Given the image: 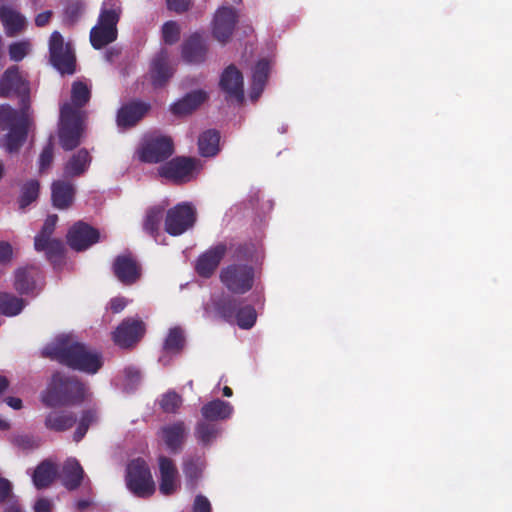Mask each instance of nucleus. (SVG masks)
I'll use <instances>...</instances> for the list:
<instances>
[{"label": "nucleus", "mask_w": 512, "mask_h": 512, "mask_svg": "<svg viewBox=\"0 0 512 512\" xmlns=\"http://www.w3.org/2000/svg\"><path fill=\"white\" fill-rule=\"evenodd\" d=\"M37 273L38 271L35 267L19 268L15 272V289L22 294L32 292L36 287L35 278Z\"/></svg>", "instance_id": "obj_32"}, {"label": "nucleus", "mask_w": 512, "mask_h": 512, "mask_svg": "<svg viewBox=\"0 0 512 512\" xmlns=\"http://www.w3.org/2000/svg\"><path fill=\"white\" fill-rule=\"evenodd\" d=\"M35 6H41L43 1L42 0H32Z\"/></svg>", "instance_id": "obj_63"}, {"label": "nucleus", "mask_w": 512, "mask_h": 512, "mask_svg": "<svg viewBox=\"0 0 512 512\" xmlns=\"http://www.w3.org/2000/svg\"><path fill=\"white\" fill-rule=\"evenodd\" d=\"M186 434L185 426L182 422L164 426L160 431V437L165 445L171 451H176L182 445Z\"/></svg>", "instance_id": "obj_29"}, {"label": "nucleus", "mask_w": 512, "mask_h": 512, "mask_svg": "<svg viewBox=\"0 0 512 512\" xmlns=\"http://www.w3.org/2000/svg\"><path fill=\"white\" fill-rule=\"evenodd\" d=\"M207 313L221 317L228 322H236L242 329H250L256 322L257 314L252 306H244L235 314L234 302L226 296L213 298L211 303L206 304Z\"/></svg>", "instance_id": "obj_6"}, {"label": "nucleus", "mask_w": 512, "mask_h": 512, "mask_svg": "<svg viewBox=\"0 0 512 512\" xmlns=\"http://www.w3.org/2000/svg\"><path fill=\"white\" fill-rule=\"evenodd\" d=\"M57 475V469L51 461L40 463L32 474L33 483L36 488L41 489L49 486Z\"/></svg>", "instance_id": "obj_33"}, {"label": "nucleus", "mask_w": 512, "mask_h": 512, "mask_svg": "<svg viewBox=\"0 0 512 512\" xmlns=\"http://www.w3.org/2000/svg\"><path fill=\"white\" fill-rule=\"evenodd\" d=\"M77 505L80 509H84L89 505V503L88 501H79Z\"/></svg>", "instance_id": "obj_62"}, {"label": "nucleus", "mask_w": 512, "mask_h": 512, "mask_svg": "<svg viewBox=\"0 0 512 512\" xmlns=\"http://www.w3.org/2000/svg\"><path fill=\"white\" fill-rule=\"evenodd\" d=\"M220 136L216 131L203 132L198 140L200 154L204 157L215 156L219 151Z\"/></svg>", "instance_id": "obj_34"}, {"label": "nucleus", "mask_w": 512, "mask_h": 512, "mask_svg": "<svg viewBox=\"0 0 512 512\" xmlns=\"http://www.w3.org/2000/svg\"><path fill=\"white\" fill-rule=\"evenodd\" d=\"M8 428L9 423L6 420L0 418V430H7Z\"/></svg>", "instance_id": "obj_61"}, {"label": "nucleus", "mask_w": 512, "mask_h": 512, "mask_svg": "<svg viewBox=\"0 0 512 512\" xmlns=\"http://www.w3.org/2000/svg\"><path fill=\"white\" fill-rule=\"evenodd\" d=\"M92 156L87 149H80L74 153L64 166V174L68 177L83 175L89 168Z\"/></svg>", "instance_id": "obj_28"}, {"label": "nucleus", "mask_w": 512, "mask_h": 512, "mask_svg": "<svg viewBox=\"0 0 512 512\" xmlns=\"http://www.w3.org/2000/svg\"><path fill=\"white\" fill-rule=\"evenodd\" d=\"M114 272L117 278L126 284L133 283L139 277V267L130 256H119L114 263Z\"/></svg>", "instance_id": "obj_27"}, {"label": "nucleus", "mask_w": 512, "mask_h": 512, "mask_svg": "<svg viewBox=\"0 0 512 512\" xmlns=\"http://www.w3.org/2000/svg\"><path fill=\"white\" fill-rule=\"evenodd\" d=\"M195 219V210L190 204H178L168 210L165 230L172 236H179L194 225Z\"/></svg>", "instance_id": "obj_13"}, {"label": "nucleus", "mask_w": 512, "mask_h": 512, "mask_svg": "<svg viewBox=\"0 0 512 512\" xmlns=\"http://www.w3.org/2000/svg\"><path fill=\"white\" fill-rule=\"evenodd\" d=\"M11 493V484L8 480L0 477V502L4 501Z\"/></svg>", "instance_id": "obj_54"}, {"label": "nucleus", "mask_w": 512, "mask_h": 512, "mask_svg": "<svg viewBox=\"0 0 512 512\" xmlns=\"http://www.w3.org/2000/svg\"><path fill=\"white\" fill-rule=\"evenodd\" d=\"M8 387V381L5 377L0 376V393Z\"/></svg>", "instance_id": "obj_59"}, {"label": "nucleus", "mask_w": 512, "mask_h": 512, "mask_svg": "<svg viewBox=\"0 0 512 512\" xmlns=\"http://www.w3.org/2000/svg\"><path fill=\"white\" fill-rule=\"evenodd\" d=\"M184 345V336L179 328H173L169 331L165 340L164 350L168 353L178 352Z\"/></svg>", "instance_id": "obj_41"}, {"label": "nucleus", "mask_w": 512, "mask_h": 512, "mask_svg": "<svg viewBox=\"0 0 512 512\" xmlns=\"http://www.w3.org/2000/svg\"><path fill=\"white\" fill-rule=\"evenodd\" d=\"M233 4H241L242 0H229Z\"/></svg>", "instance_id": "obj_64"}, {"label": "nucleus", "mask_w": 512, "mask_h": 512, "mask_svg": "<svg viewBox=\"0 0 512 512\" xmlns=\"http://www.w3.org/2000/svg\"><path fill=\"white\" fill-rule=\"evenodd\" d=\"M144 333V325L138 320L123 321L113 334L114 342L123 348L130 347Z\"/></svg>", "instance_id": "obj_18"}, {"label": "nucleus", "mask_w": 512, "mask_h": 512, "mask_svg": "<svg viewBox=\"0 0 512 512\" xmlns=\"http://www.w3.org/2000/svg\"><path fill=\"white\" fill-rule=\"evenodd\" d=\"M220 85L230 97H234L237 101L243 99V77L234 66H229L223 72Z\"/></svg>", "instance_id": "obj_26"}, {"label": "nucleus", "mask_w": 512, "mask_h": 512, "mask_svg": "<svg viewBox=\"0 0 512 512\" xmlns=\"http://www.w3.org/2000/svg\"><path fill=\"white\" fill-rule=\"evenodd\" d=\"M84 5L81 3H77L69 6L65 11V20L73 23L78 17L83 13Z\"/></svg>", "instance_id": "obj_49"}, {"label": "nucleus", "mask_w": 512, "mask_h": 512, "mask_svg": "<svg viewBox=\"0 0 512 512\" xmlns=\"http://www.w3.org/2000/svg\"><path fill=\"white\" fill-rule=\"evenodd\" d=\"M224 286L235 294H244L252 288L254 271L247 265H229L221 271Z\"/></svg>", "instance_id": "obj_12"}, {"label": "nucleus", "mask_w": 512, "mask_h": 512, "mask_svg": "<svg viewBox=\"0 0 512 512\" xmlns=\"http://www.w3.org/2000/svg\"><path fill=\"white\" fill-rule=\"evenodd\" d=\"M95 420V413L92 411H87L81 418L79 425L74 433V441L79 442L84 435L86 434L88 427Z\"/></svg>", "instance_id": "obj_45"}, {"label": "nucleus", "mask_w": 512, "mask_h": 512, "mask_svg": "<svg viewBox=\"0 0 512 512\" xmlns=\"http://www.w3.org/2000/svg\"><path fill=\"white\" fill-rule=\"evenodd\" d=\"M174 73V67L169 62V55L166 50H161L152 60L150 76L154 86L159 87L165 84Z\"/></svg>", "instance_id": "obj_19"}, {"label": "nucleus", "mask_w": 512, "mask_h": 512, "mask_svg": "<svg viewBox=\"0 0 512 512\" xmlns=\"http://www.w3.org/2000/svg\"><path fill=\"white\" fill-rule=\"evenodd\" d=\"M137 156L145 163H158L169 158L173 153L170 138L162 135L145 136L137 149Z\"/></svg>", "instance_id": "obj_9"}, {"label": "nucleus", "mask_w": 512, "mask_h": 512, "mask_svg": "<svg viewBox=\"0 0 512 512\" xmlns=\"http://www.w3.org/2000/svg\"><path fill=\"white\" fill-rule=\"evenodd\" d=\"M205 467V462L202 458L197 457L195 459H190L184 464V473L191 483V485H195L197 480L200 478L202 471Z\"/></svg>", "instance_id": "obj_40"}, {"label": "nucleus", "mask_w": 512, "mask_h": 512, "mask_svg": "<svg viewBox=\"0 0 512 512\" xmlns=\"http://www.w3.org/2000/svg\"><path fill=\"white\" fill-rule=\"evenodd\" d=\"M191 0H167L169 9L176 12H184L188 9Z\"/></svg>", "instance_id": "obj_51"}, {"label": "nucleus", "mask_w": 512, "mask_h": 512, "mask_svg": "<svg viewBox=\"0 0 512 512\" xmlns=\"http://www.w3.org/2000/svg\"><path fill=\"white\" fill-rule=\"evenodd\" d=\"M126 485L138 497H149L155 492V482L144 460L135 459L128 464Z\"/></svg>", "instance_id": "obj_7"}, {"label": "nucleus", "mask_w": 512, "mask_h": 512, "mask_svg": "<svg viewBox=\"0 0 512 512\" xmlns=\"http://www.w3.org/2000/svg\"><path fill=\"white\" fill-rule=\"evenodd\" d=\"M239 20V11L227 3L221 5L214 13L211 22L213 37L220 43L230 41Z\"/></svg>", "instance_id": "obj_10"}, {"label": "nucleus", "mask_w": 512, "mask_h": 512, "mask_svg": "<svg viewBox=\"0 0 512 512\" xmlns=\"http://www.w3.org/2000/svg\"><path fill=\"white\" fill-rule=\"evenodd\" d=\"M181 403L182 399L180 395L174 391L165 393L159 400L162 410L168 413L175 412L180 407Z\"/></svg>", "instance_id": "obj_44"}, {"label": "nucleus", "mask_w": 512, "mask_h": 512, "mask_svg": "<svg viewBox=\"0 0 512 512\" xmlns=\"http://www.w3.org/2000/svg\"><path fill=\"white\" fill-rule=\"evenodd\" d=\"M50 59L53 66L62 74L75 71V55L70 43H64L62 35L54 31L49 40Z\"/></svg>", "instance_id": "obj_11"}, {"label": "nucleus", "mask_w": 512, "mask_h": 512, "mask_svg": "<svg viewBox=\"0 0 512 512\" xmlns=\"http://www.w3.org/2000/svg\"><path fill=\"white\" fill-rule=\"evenodd\" d=\"M226 247L223 244H218L202 254L196 263V271L202 277H209L219 265L221 259L224 257Z\"/></svg>", "instance_id": "obj_21"}, {"label": "nucleus", "mask_w": 512, "mask_h": 512, "mask_svg": "<svg viewBox=\"0 0 512 512\" xmlns=\"http://www.w3.org/2000/svg\"><path fill=\"white\" fill-rule=\"evenodd\" d=\"M84 478V470L77 459L68 458L59 473V479L69 490L78 488Z\"/></svg>", "instance_id": "obj_23"}, {"label": "nucleus", "mask_w": 512, "mask_h": 512, "mask_svg": "<svg viewBox=\"0 0 512 512\" xmlns=\"http://www.w3.org/2000/svg\"><path fill=\"white\" fill-rule=\"evenodd\" d=\"M208 45L205 39L199 34L191 35L182 44V59L190 64L203 63L207 58Z\"/></svg>", "instance_id": "obj_17"}, {"label": "nucleus", "mask_w": 512, "mask_h": 512, "mask_svg": "<svg viewBox=\"0 0 512 512\" xmlns=\"http://www.w3.org/2000/svg\"><path fill=\"white\" fill-rule=\"evenodd\" d=\"M193 512H211L209 500L202 495H198L194 501Z\"/></svg>", "instance_id": "obj_50"}, {"label": "nucleus", "mask_w": 512, "mask_h": 512, "mask_svg": "<svg viewBox=\"0 0 512 512\" xmlns=\"http://www.w3.org/2000/svg\"><path fill=\"white\" fill-rule=\"evenodd\" d=\"M76 419L71 413L51 412L47 415L45 425L48 429L64 431L73 426Z\"/></svg>", "instance_id": "obj_35"}, {"label": "nucleus", "mask_w": 512, "mask_h": 512, "mask_svg": "<svg viewBox=\"0 0 512 512\" xmlns=\"http://www.w3.org/2000/svg\"><path fill=\"white\" fill-rule=\"evenodd\" d=\"M128 301L123 297H115L110 301V309L114 313L121 312L127 305Z\"/></svg>", "instance_id": "obj_52"}, {"label": "nucleus", "mask_w": 512, "mask_h": 512, "mask_svg": "<svg viewBox=\"0 0 512 512\" xmlns=\"http://www.w3.org/2000/svg\"><path fill=\"white\" fill-rule=\"evenodd\" d=\"M74 199V187L70 182L55 181L52 184V201L55 207L65 209Z\"/></svg>", "instance_id": "obj_30"}, {"label": "nucleus", "mask_w": 512, "mask_h": 512, "mask_svg": "<svg viewBox=\"0 0 512 512\" xmlns=\"http://www.w3.org/2000/svg\"><path fill=\"white\" fill-rule=\"evenodd\" d=\"M118 54H119V51H118V50H116V49H110V50H108V51H106V52H105L104 57H105V59H106L108 62H111V61H113V58H114L115 56H118Z\"/></svg>", "instance_id": "obj_57"}, {"label": "nucleus", "mask_w": 512, "mask_h": 512, "mask_svg": "<svg viewBox=\"0 0 512 512\" xmlns=\"http://www.w3.org/2000/svg\"><path fill=\"white\" fill-rule=\"evenodd\" d=\"M13 442L17 447L23 450L33 449L38 446L37 440L28 435H18L14 438Z\"/></svg>", "instance_id": "obj_48"}, {"label": "nucleus", "mask_w": 512, "mask_h": 512, "mask_svg": "<svg viewBox=\"0 0 512 512\" xmlns=\"http://www.w3.org/2000/svg\"><path fill=\"white\" fill-rule=\"evenodd\" d=\"M234 413V407L230 402L213 399L201 408V415L206 421H225L232 417Z\"/></svg>", "instance_id": "obj_22"}, {"label": "nucleus", "mask_w": 512, "mask_h": 512, "mask_svg": "<svg viewBox=\"0 0 512 512\" xmlns=\"http://www.w3.org/2000/svg\"><path fill=\"white\" fill-rule=\"evenodd\" d=\"M269 70L270 64L267 60H261L255 65L252 71V87L249 94L252 100H256L262 93Z\"/></svg>", "instance_id": "obj_31"}, {"label": "nucleus", "mask_w": 512, "mask_h": 512, "mask_svg": "<svg viewBox=\"0 0 512 512\" xmlns=\"http://www.w3.org/2000/svg\"><path fill=\"white\" fill-rule=\"evenodd\" d=\"M31 43L28 40L14 42L9 46V57L12 61L18 62L24 59L31 51Z\"/></svg>", "instance_id": "obj_42"}, {"label": "nucleus", "mask_w": 512, "mask_h": 512, "mask_svg": "<svg viewBox=\"0 0 512 512\" xmlns=\"http://www.w3.org/2000/svg\"><path fill=\"white\" fill-rule=\"evenodd\" d=\"M90 98L88 86L74 82L71 89L72 103H64L60 109L59 139L65 150H72L81 142L84 112L81 110Z\"/></svg>", "instance_id": "obj_3"}, {"label": "nucleus", "mask_w": 512, "mask_h": 512, "mask_svg": "<svg viewBox=\"0 0 512 512\" xmlns=\"http://www.w3.org/2000/svg\"><path fill=\"white\" fill-rule=\"evenodd\" d=\"M5 512H24L22 508L18 504H11L6 509Z\"/></svg>", "instance_id": "obj_58"}, {"label": "nucleus", "mask_w": 512, "mask_h": 512, "mask_svg": "<svg viewBox=\"0 0 512 512\" xmlns=\"http://www.w3.org/2000/svg\"><path fill=\"white\" fill-rule=\"evenodd\" d=\"M150 109V105L145 102H132L123 106L117 115L119 127H130L136 124Z\"/></svg>", "instance_id": "obj_24"}, {"label": "nucleus", "mask_w": 512, "mask_h": 512, "mask_svg": "<svg viewBox=\"0 0 512 512\" xmlns=\"http://www.w3.org/2000/svg\"><path fill=\"white\" fill-rule=\"evenodd\" d=\"M0 21L4 26L6 34L10 37L22 32L27 25L26 18L8 6L0 7Z\"/></svg>", "instance_id": "obj_25"}, {"label": "nucleus", "mask_w": 512, "mask_h": 512, "mask_svg": "<svg viewBox=\"0 0 512 512\" xmlns=\"http://www.w3.org/2000/svg\"><path fill=\"white\" fill-rule=\"evenodd\" d=\"M99 240L100 234L98 230L82 222L72 226L67 234L68 244L76 251L86 250Z\"/></svg>", "instance_id": "obj_15"}, {"label": "nucleus", "mask_w": 512, "mask_h": 512, "mask_svg": "<svg viewBox=\"0 0 512 512\" xmlns=\"http://www.w3.org/2000/svg\"><path fill=\"white\" fill-rule=\"evenodd\" d=\"M28 93V82L20 74L18 67L13 66L7 69L0 79V97L7 98L14 94L21 97L19 111L9 105L0 106V124H4L9 129L3 143L8 152L17 151L34 127Z\"/></svg>", "instance_id": "obj_1"}, {"label": "nucleus", "mask_w": 512, "mask_h": 512, "mask_svg": "<svg viewBox=\"0 0 512 512\" xmlns=\"http://www.w3.org/2000/svg\"><path fill=\"white\" fill-rule=\"evenodd\" d=\"M85 394L86 388L82 383L74 378L65 377L61 373H56L42 394V402L46 406L57 407L81 400Z\"/></svg>", "instance_id": "obj_5"}, {"label": "nucleus", "mask_w": 512, "mask_h": 512, "mask_svg": "<svg viewBox=\"0 0 512 512\" xmlns=\"http://www.w3.org/2000/svg\"><path fill=\"white\" fill-rule=\"evenodd\" d=\"M181 28L175 21H167L162 26V39L164 43L172 45L180 38Z\"/></svg>", "instance_id": "obj_43"}, {"label": "nucleus", "mask_w": 512, "mask_h": 512, "mask_svg": "<svg viewBox=\"0 0 512 512\" xmlns=\"http://www.w3.org/2000/svg\"><path fill=\"white\" fill-rule=\"evenodd\" d=\"M206 99L207 93L204 90H194L173 103L170 111L178 117H183L198 109Z\"/></svg>", "instance_id": "obj_20"}, {"label": "nucleus", "mask_w": 512, "mask_h": 512, "mask_svg": "<svg viewBox=\"0 0 512 512\" xmlns=\"http://www.w3.org/2000/svg\"><path fill=\"white\" fill-rule=\"evenodd\" d=\"M140 380V372L136 368L129 367L124 370L123 387L126 391L133 390L139 384Z\"/></svg>", "instance_id": "obj_46"}, {"label": "nucleus", "mask_w": 512, "mask_h": 512, "mask_svg": "<svg viewBox=\"0 0 512 512\" xmlns=\"http://www.w3.org/2000/svg\"><path fill=\"white\" fill-rule=\"evenodd\" d=\"M7 404L13 409H20L22 407V401L19 398L9 397L6 399Z\"/></svg>", "instance_id": "obj_56"}, {"label": "nucleus", "mask_w": 512, "mask_h": 512, "mask_svg": "<svg viewBox=\"0 0 512 512\" xmlns=\"http://www.w3.org/2000/svg\"><path fill=\"white\" fill-rule=\"evenodd\" d=\"M200 171L199 161L187 157H176L158 168V175L165 181L181 184L195 178Z\"/></svg>", "instance_id": "obj_8"}, {"label": "nucleus", "mask_w": 512, "mask_h": 512, "mask_svg": "<svg viewBox=\"0 0 512 512\" xmlns=\"http://www.w3.org/2000/svg\"><path fill=\"white\" fill-rule=\"evenodd\" d=\"M164 214V208L161 206H155L147 210L144 219V230L148 233L153 234L159 228Z\"/></svg>", "instance_id": "obj_38"}, {"label": "nucleus", "mask_w": 512, "mask_h": 512, "mask_svg": "<svg viewBox=\"0 0 512 512\" xmlns=\"http://www.w3.org/2000/svg\"><path fill=\"white\" fill-rule=\"evenodd\" d=\"M24 306L25 303L22 299L7 293L0 294V314L15 316L22 311Z\"/></svg>", "instance_id": "obj_36"}, {"label": "nucleus", "mask_w": 512, "mask_h": 512, "mask_svg": "<svg viewBox=\"0 0 512 512\" xmlns=\"http://www.w3.org/2000/svg\"><path fill=\"white\" fill-rule=\"evenodd\" d=\"M53 161V145L49 143L42 151L39 157V168L40 171H44L50 167Z\"/></svg>", "instance_id": "obj_47"}, {"label": "nucleus", "mask_w": 512, "mask_h": 512, "mask_svg": "<svg viewBox=\"0 0 512 512\" xmlns=\"http://www.w3.org/2000/svg\"><path fill=\"white\" fill-rule=\"evenodd\" d=\"M35 512H51L52 511V502L48 499L41 498L36 501L34 505Z\"/></svg>", "instance_id": "obj_53"}, {"label": "nucleus", "mask_w": 512, "mask_h": 512, "mask_svg": "<svg viewBox=\"0 0 512 512\" xmlns=\"http://www.w3.org/2000/svg\"><path fill=\"white\" fill-rule=\"evenodd\" d=\"M221 433V428L209 422H199L196 427V436L204 444H208L215 440Z\"/></svg>", "instance_id": "obj_37"}, {"label": "nucleus", "mask_w": 512, "mask_h": 512, "mask_svg": "<svg viewBox=\"0 0 512 512\" xmlns=\"http://www.w3.org/2000/svg\"><path fill=\"white\" fill-rule=\"evenodd\" d=\"M121 12L119 0L103 1L97 24L90 31V42L95 49H101L117 39Z\"/></svg>", "instance_id": "obj_4"}, {"label": "nucleus", "mask_w": 512, "mask_h": 512, "mask_svg": "<svg viewBox=\"0 0 512 512\" xmlns=\"http://www.w3.org/2000/svg\"><path fill=\"white\" fill-rule=\"evenodd\" d=\"M159 491L168 496L174 494L179 488V476L173 461L161 456L159 458Z\"/></svg>", "instance_id": "obj_16"}, {"label": "nucleus", "mask_w": 512, "mask_h": 512, "mask_svg": "<svg viewBox=\"0 0 512 512\" xmlns=\"http://www.w3.org/2000/svg\"><path fill=\"white\" fill-rule=\"evenodd\" d=\"M222 392H223V395L225 397H231L233 395V392H232V389L228 386H225L223 389H222Z\"/></svg>", "instance_id": "obj_60"}, {"label": "nucleus", "mask_w": 512, "mask_h": 512, "mask_svg": "<svg viewBox=\"0 0 512 512\" xmlns=\"http://www.w3.org/2000/svg\"><path fill=\"white\" fill-rule=\"evenodd\" d=\"M51 16H52L51 11H45V12L39 13L35 17L36 26H38V27L46 26L49 23Z\"/></svg>", "instance_id": "obj_55"}, {"label": "nucleus", "mask_w": 512, "mask_h": 512, "mask_svg": "<svg viewBox=\"0 0 512 512\" xmlns=\"http://www.w3.org/2000/svg\"><path fill=\"white\" fill-rule=\"evenodd\" d=\"M44 356L88 373L95 374L103 365L102 355L80 343L74 335H59L42 351Z\"/></svg>", "instance_id": "obj_2"}, {"label": "nucleus", "mask_w": 512, "mask_h": 512, "mask_svg": "<svg viewBox=\"0 0 512 512\" xmlns=\"http://www.w3.org/2000/svg\"><path fill=\"white\" fill-rule=\"evenodd\" d=\"M39 195V183L36 180H30L26 182L22 189L19 198V206L21 209L26 208L33 201L37 199Z\"/></svg>", "instance_id": "obj_39"}, {"label": "nucleus", "mask_w": 512, "mask_h": 512, "mask_svg": "<svg viewBox=\"0 0 512 512\" xmlns=\"http://www.w3.org/2000/svg\"><path fill=\"white\" fill-rule=\"evenodd\" d=\"M57 216L50 215L45 220L43 227L38 235L35 236L34 247L37 251H45L49 259L58 257L62 254L63 243L52 238L53 231L57 223Z\"/></svg>", "instance_id": "obj_14"}]
</instances>
